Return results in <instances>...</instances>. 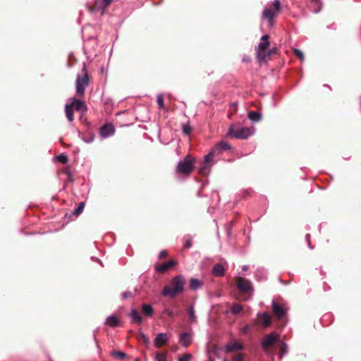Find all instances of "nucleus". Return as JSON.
Returning <instances> with one entry per match:
<instances>
[{"mask_svg":"<svg viewBox=\"0 0 361 361\" xmlns=\"http://www.w3.org/2000/svg\"><path fill=\"white\" fill-rule=\"evenodd\" d=\"M185 285V279L183 275L175 276L169 285L164 287L162 295L173 298L183 292Z\"/></svg>","mask_w":361,"mask_h":361,"instance_id":"obj_1","label":"nucleus"},{"mask_svg":"<svg viewBox=\"0 0 361 361\" xmlns=\"http://www.w3.org/2000/svg\"><path fill=\"white\" fill-rule=\"evenodd\" d=\"M235 281L236 287L242 297V300L245 301L249 300L254 292V287L252 282L241 276H237Z\"/></svg>","mask_w":361,"mask_h":361,"instance_id":"obj_2","label":"nucleus"},{"mask_svg":"<svg viewBox=\"0 0 361 361\" xmlns=\"http://www.w3.org/2000/svg\"><path fill=\"white\" fill-rule=\"evenodd\" d=\"M195 158L190 154L178 162L176 167V173L185 176H189L194 170Z\"/></svg>","mask_w":361,"mask_h":361,"instance_id":"obj_3","label":"nucleus"},{"mask_svg":"<svg viewBox=\"0 0 361 361\" xmlns=\"http://www.w3.org/2000/svg\"><path fill=\"white\" fill-rule=\"evenodd\" d=\"M82 75H78L76 80V92L78 96L83 97L85 92V89L90 82V76L87 73L86 64L83 63L82 68Z\"/></svg>","mask_w":361,"mask_h":361,"instance_id":"obj_4","label":"nucleus"},{"mask_svg":"<svg viewBox=\"0 0 361 361\" xmlns=\"http://www.w3.org/2000/svg\"><path fill=\"white\" fill-rule=\"evenodd\" d=\"M282 10L281 4L279 0H274L271 7L264 8L262 17L269 21L270 26L274 25V18L278 16Z\"/></svg>","mask_w":361,"mask_h":361,"instance_id":"obj_5","label":"nucleus"},{"mask_svg":"<svg viewBox=\"0 0 361 361\" xmlns=\"http://www.w3.org/2000/svg\"><path fill=\"white\" fill-rule=\"evenodd\" d=\"M269 35H265L262 37L261 42L258 45L257 52V59L259 62L266 61L267 60V52L268 48L270 46V43L269 42Z\"/></svg>","mask_w":361,"mask_h":361,"instance_id":"obj_6","label":"nucleus"},{"mask_svg":"<svg viewBox=\"0 0 361 361\" xmlns=\"http://www.w3.org/2000/svg\"><path fill=\"white\" fill-rule=\"evenodd\" d=\"M214 158V152H210L204 156V161L202 162L199 169L201 175L206 176L209 173L210 167L212 165V159Z\"/></svg>","mask_w":361,"mask_h":361,"instance_id":"obj_7","label":"nucleus"},{"mask_svg":"<svg viewBox=\"0 0 361 361\" xmlns=\"http://www.w3.org/2000/svg\"><path fill=\"white\" fill-rule=\"evenodd\" d=\"M228 133L238 139H246L250 135V130L248 128H241L235 130L233 128L229 129Z\"/></svg>","mask_w":361,"mask_h":361,"instance_id":"obj_8","label":"nucleus"},{"mask_svg":"<svg viewBox=\"0 0 361 361\" xmlns=\"http://www.w3.org/2000/svg\"><path fill=\"white\" fill-rule=\"evenodd\" d=\"M271 324V316L267 312L257 314V319L255 320V324L261 326L264 328L269 326Z\"/></svg>","mask_w":361,"mask_h":361,"instance_id":"obj_9","label":"nucleus"},{"mask_svg":"<svg viewBox=\"0 0 361 361\" xmlns=\"http://www.w3.org/2000/svg\"><path fill=\"white\" fill-rule=\"evenodd\" d=\"M278 339L279 335L275 333H271L264 336L262 341V348L267 350L269 347L272 346Z\"/></svg>","mask_w":361,"mask_h":361,"instance_id":"obj_10","label":"nucleus"},{"mask_svg":"<svg viewBox=\"0 0 361 361\" xmlns=\"http://www.w3.org/2000/svg\"><path fill=\"white\" fill-rule=\"evenodd\" d=\"M115 133V128L111 123H106L100 128V135L103 137H107L114 135Z\"/></svg>","mask_w":361,"mask_h":361,"instance_id":"obj_11","label":"nucleus"},{"mask_svg":"<svg viewBox=\"0 0 361 361\" xmlns=\"http://www.w3.org/2000/svg\"><path fill=\"white\" fill-rule=\"evenodd\" d=\"M70 104L73 109L81 113L85 112L87 109L85 103L79 99L73 98Z\"/></svg>","mask_w":361,"mask_h":361,"instance_id":"obj_12","label":"nucleus"},{"mask_svg":"<svg viewBox=\"0 0 361 361\" xmlns=\"http://www.w3.org/2000/svg\"><path fill=\"white\" fill-rule=\"evenodd\" d=\"M231 148V145L228 142L222 140V141L219 142V143H217L212 149V150L210 152H214V155L216 152L220 154L224 151L229 150Z\"/></svg>","mask_w":361,"mask_h":361,"instance_id":"obj_13","label":"nucleus"},{"mask_svg":"<svg viewBox=\"0 0 361 361\" xmlns=\"http://www.w3.org/2000/svg\"><path fill=\"white\" fill-rule=\"evenodd\" d=\"M176 264H177L176 261H175L173 259H171L168 262H164L163 264H161L160 265L156 266L155 269L159 273H164L168 269L173 267Z\"/></svg>","mask_w":361,"mask_h":361,"instance_id":"obj_14","label":"nucleus"},{"mask_svg":"<svg viewBox=\"0 0 361 361\" xmlns=\"http://www.w3.org/2000/svg\"><path fill=\"white\" fill-rule=\"evenodd\" d=\"M169 340V337L165 333H160L157 335L154 338V346L157 348H161L162 345H165Z\"/></svg>","mask_w":361,"mask_h":361,"instance_id":"obj_15","label":"nucleus"},{"mask_svg":"<svg viewBox=\"0 0 361 361\" xmlns=\"http://www.w3.org/2000/svg\"><path fill=\"white\" fill-rule=\"evenodd\" d=\"M179 343L187 348L192 343V334L188 332H184L179 336Z\"/></svg>","mask_w":361,"mask_h":361,"instance_id":"obj_16","label":"nucleus"},{"mask_svg":"<svg viewBox=\"0 0 361 361\" xmlns=\"http://www.w3.org/2000/svg\"><path fill=\"white\" fill-rule=\"evenodd\" d=\"M272 307L273 312L278 319H281L285 315L286 310L281 305L274 301Z\"/></svg>","mask_w":361,"mask_h":361,"instance_id":"obj_17","label":"nucleus"},{"mask_svg":"<svg viewBox=\"0 0 361 361\" xmlns=\"http://www.w3.org/2000/svg\"><path fill=\"white\" fill-rule=\"evenodd\" d=\"M128 316L131 318V322L140 324L142 322V317L136 309L131 310Z\"/></svg>","mask_w":361,"mask_h":361,"instance_id":"obj_18","label":"nucleus"},{"mask_svg":"<svg viewBox=\"0 0 361 361\" xmlns=\"http://www.w3.org/2000/svg\"><path fill=\"white\" fill-rule=\"evenodd\" d=\"M309 7L314 13H318L322 9V2L320 0H310Z\"/></svg>","mask_w":361,"mask_h":361,"instance_id":"obj_19","label":"nucleus"},{"mask_svg":"<svg viewBox=\"0 0 361 361\" xmlns=\"http://www.w3.org/2000/svg\"><path fill=\"white\" fill-rule=\"evenodd\" d=\"M105 324L111 327H116L121 325V322L117 317L111 315L106 318Z\"/></svg>","mask_w":361,"mask_h":361,"instance_id":"obj_20","label":"nucleus"},{"mask_svg":"<svg viewBox=\"0 0 361 361\" xmlns=\"http://www.w3.org/2000/svg\"><path fill=\"white\" fill-rule=\"evenodd\" d=\"M225 270L224 266L221 264H216L214 265L212 269V274L215 276H223L224 275Z\"/></svg>","mask_w":361,"mask_h":361,"instance_id":"obj_21","label":"nucleus"},{"mask_svg":"<svg viewBox=\"0 0 361 361\" xmlns=\"http://www.w3.org/2000/svg\"><path fill=\"white\" fill-rule=\"evenodd\" d=\"M220 348L216 345H212V346L208 348V354H209V361H214L212 357V354L218 356Z\"/></svg>","mask_w":361,"mask_h":361,"instance_id":"obj_22","label":"nucleus"},{"mask_svg":"<svg viewBox=\"0 0 361 361\" xmlns=\"http://www.w3.org/2000/svg\"><path fill=\"white\" fill-rule=\"evenodd\" d=\"M141 310L142 313L147 317H152L154 313L153 307L149 304L142 305Z\"/></svg>","mask_w":361,"mask_h":361,"instance_id":"obj_23","label":"nucleus"},{"mask_svg":"<svg viewBox=\"0 0 361 361\" xmlns=\"http://www.w3.org/2000/svg\"><path fill=\"white\" fill-rule=\"evenodd\" d=\"M243 349V346L240 343L235 342L233 343L229 344L226 345V351L227 353H231L233 351H238Z\"/></svg>","mask_w":361,"mask_h":361,"instance_id":"obj_24","label":"nucleus"},{"mask_svg":"<svg viewBox=\"0 0 361 361\" xmlns=\"http://www.w3.org/2000/svg\"><path fill=\"white\" fill-rule=\"evenodd\" d=\"M65 111H66V116L68 120L70 122H72L74 120L73 107H72L70 104H66Z\"/></svg>","mask_w":361,"mask_h":361,"instance_id":"obj_25","label":"nucleus"},{"mask_svg":"<svg viewBox=\"0 0 361 361\" xmlns=\"http://www.w3.org/2000/svg\"><path fill=\"white\" fill-rule=\"evenodd\" d=\"M203 285L202 281L196 279H191L190 280V288L192 290H197L199 288H200Z\"/></svg>","mask_w":361,"mask_h":361,"instance_id":"obj_26","label":"nucleus"},{"mask_svg":"<svg viewBox=\"0 0 361 361\" xmlns=\"http://www.w3.org/2000/svg\"><path fill=\"white\" fill-rule=\"evenodd\" d=\"M248 118L253 122H258L262 118V114L257 111H250L248 113Z\"/></svg>","mask_w":361,"mask_h":361,"instance_id":"obj_27","label":"nucleus"},{"mask_svg":"<svg viewBox=\"0 0 361 361\" xmlns=\"http://www.w3.org/2000/svg\"><path fill=\"white\" fill-rule=\"evenodd\" d=\"M97 1H99V4H102V15H103L113 0H97Z\"/></svg>","mask_w":361,"mask_h":361,"instance_id":"obj_28","label":"nucleus"},{"mask_svg":"<svg viewBox=\"0 0 361 361\" xmlns=\"http://www.w3.org/2000/svg\"><path fill=\"white\" fill-rule=\"evenodd\" d=\"M88 8L91 13H96L99 11H102V4H99V1L95 0L94 4L89 6Z\"/></svg>","mask_w":361,"mask_h":361,"instance_id":"obj_29","label":"nucleus"},{"mask_svg":"<svg viewBox=\"0 0 361 361\" xmlns=\"http://www.w3.org/2000/svg\"><path fill=\"white\" fill-rule=\"evenodd\" d=\"M111 355L117 360H123L127 357L126 354L122 351L113 350Z\"/></svg>","mask_w":361,"mask_h":361,"instance_id":"obj_30","label":"nucleus"},{"mask_svg":"<svg viewBox=\"0 0 361 361\" xmlns=\"http://www.w3.org/2000/svg\"><path fill=\"white\" fill-rule=\"evenodd\" d=\"M188 314L190 317V322L193 323L196 322V316L195 312V309L193 306H190V307L188 310Z\"/></svg>","mask_w":361,"mask_h":361,"instance_id":"obj_31","label":"nucleus"},{"mask_svg":"<svg viewBox=\"0 0 361 361\" xmlns=\"http://www.w3.org/2000/svg\"><path fill=\"white\" fill-rule=\"evenodd\" d=\"M243 310V305L235 303L231 307V312L233 314L240 313Z\"/></svg>","mask_w":361,"mask_h":361,"instance_id":"obj_32","label":"nucleus"},{"mask_svg":"<svg viewBox=\"0 0 361 361\" xmlns=\"http://www.w3.org/2000/svg\"><path fill=\"white\" fill-rule=\"evenodd\" d=\"M279 348L280 357L282 358L283 355L287 353L288 346L285 343L281 342L279 345Z\"/></svg>","mask_w":361,"mask_h":361,"instance_id":"obj_33","label":"nucleus"},{"mask_svg":"<svg viewBox=\"0 0 361 361\" xmlns=\"http://www.w3.org/2000/svg\"><path fill=\"white\" fill-rule=\"evenodd\" d=\"M192 130V128L190 126L189 123L183 124V133L186 135H190Z\"/></svg>","mask_w":361,"mask_h":361,"instance_id":"obj_34","label":"nucleus"},{"mask_svg":"<svg viewBox=\"0 0 361 361\" xmlns=\"http://www.w3.org/2000/svg\"><path fill=\"white\" fill-rule=\"evenodd\" d=\"M84 207L85 203L80 202L78 207L74 210V214L77 216H79L83 212Z\"/></svg>","mask_w":361,"mask_h":361,"instance_id":"obj_35","label":"nucleus"},{"mask_svg":"<svg viewBox=\"0 0 361 361\" xmlns=\"http://www.w3.org/2000/svg\"><path fill=\"white\" fill-rule=\"evenodd\" d=\"M56 159L60 163H62L64 164H66L68 161V157L64 154H61L57 156Z\"/></svg>","mask_w":361,"mask_h":361,"instance_id":"obj_36","label":"nucleus"},{"mask_svg":"<svg viewBox=\"0 0 361 361\" xmlns=\"http://www.w3.org/2000/svg\"><path fill=\"white\" fill-rule=\"evenodd\" d=\"M156 360L157 361H166V355L165 353H158L156 355Z\"/></svg>","mask_w":361,"mask_h":361,"instance_id":"obj_37","label":"nucleus"},{"mask_svg":"<svg viewBox=\"0 0 361 361\" xmlns=\"http://www.w3.org/2000/svg\"><path fill=\"white\" fill-rule=\"evenodd\" d=\"M157 104L159 109H164V98L161 94H159L157 96Z\"/></svg>","mask_w":361,"mask_h":361,"instance_id":"obj_38","label":"nucleus"},{"mask_svg":"<svg viewBox=\"0 0 361 361\" xmlns=\"http://www.w3.org/2000/svg\"><path fill=\"white\" fill-rule=\"evenodd\" d=\"M294 54L299 58L301 61H303L305 57L302 51L300 49H294Z\"/></svg>","mask_w":361,"mask_h":361,"instance_id":"obj_39","label":"nucleus"},{"mask_svg":"<svg viewBox=\"0 0 361 361\" xmlns=\"http://www.w3.org/2000/svg\"><path fill=\"white\" fill-rule=\"evenodd\" d=\"M192 358V355L189 353L184 354L179 358L178 361H189Z\"/></svg>","mask_w":361,"mask_h":361,"instance_id":"obj_40","label":"nucleus"},{"mask_svg":"<svg viewBox=\"0 0 361 361\" xmlns=\"http://www.w3.org/2000/svg\"><path fill=\"white\" fill-rule=\"evenodd\" d=\"M192 245V239L191 238L187 239L185 241V243L184 245V249L186 250V249L190 248Z\"/></svg>","mask_w":361,"mask_h":361,"instance_id":"obj_41","label":"nucleus"},{"mask_svg":"<svg viewBox=\"0 0 361 361\" xmlns=\"http://www.w3.org/2000/svg\"><path fill=\"white\" fill-rule=\"evenodd\" d=\"M133 294L130 291L128 290V291H125L123 294H122V297L123 299H128L130 297H132Z\"/></svg>","mask_w":361,"mask_h":361,"instance_id":"obj_42","label":"nucleus"},{"mask_svg":"<svg viewBox=\"0 0 361 361\" xmlns=\"http://www.w3.org/2000/svg\"><path fill=\"white\" fill-rule=\"evenodd\" d=\"M277 51V49L276 47H273L272 49H269L267 50V59L273 54L276 53Z\"/></svg>","mask_w":361,"mask_h":361,"instance_id":"obj_43","label":"nucleus"},{"mask_svg":"<svg viewBox=\"0 0 361 361\" xmlns=\"http://www.w3.org/2000/svg\"><path fill=\"white\" fill-rule=\"evenodd\" d=\"M163 313L167 314L169 317H173L174 316V313L169 309H165Z\"/></svg>","mask_w":361,"mask_h":361,"instance_id":"obj_44","label":"nucleus"},{"mask_svg":"<svg viewBox=\"0 0 361 361\" xmlns=\"http://www.w3.org/2000/svg\"><path fill=\"white\" fill-rule=\"evenodd\" d=\"M233 361H243V355L238 354L233 357Z\"/></svg>","mask_w":361,"mask_h":361,"instance_id":"obj_45","label":"nucleus"},{"mask_svg":"<svg viewBox=\"0 0 361 361\" xmlns=\"http://www.w3.org/2000/svg\"><path fill=\"white\" fill-rule=\"evenodd\" d=\"M168 256V252L166 250H161L159 253V258H165Z\"/></svg>","mask_w":361,"mask_h":361,"instance_id":"obj_46","label":"nucleus"},{"mask_svg":"<svg viewBox=\"0 0 361 361\" xmlns=\"http://www.w3.org/2000/svg\"><path fill=\"white\" fill-rule=\"evenodd\" d=\"M141 339H142V342H143L145 344H146V345H147V344H148V343H149V340H148L147 337L145 334H142L141 335Z\"/></svg>","mask_w":361,"mask_h":361,"instance_id":"obj_47","label":"nucleus"},{"mask_svg":"<svg viewBox=\"0 0 361 361\" xmlns=\"http://www.w3.org/2000/svg\"><path fill=\"white\" fill-rule=\"evenodd\" d=\"M249 329H250V326L248 325H246L245 326L243 329H242V333L243 334H247L249 331Z\"/></svg>","mask_w":361,"mask_h":361,"instance_id":"obj_48","label":"nucleus"},{"mask_svg":"<svg viewBox=\"0 0 361 361\" xmlns=\"http://www.w3.org/2000/svg\"><path fill=\"white\" fill-rule=\"evenodd\" d=\"M306 239H307V240L308 246H309L310 248H312L311 245H310V235H309V234H307V235H306Z\"/></svg>","mask_w":361,"mask_h":361,"instance_id":"obj_49","label":"nucleus"},{"mask_svg":"<svg viewBox=\"0 0 361 361\" xmlns=\"http://www.w3.org/2000/svg\"><path fill=\"white\" fill-rule=\"evenodd\" d=\"M227 232H228V234L230 235L231 234V229L230 228L228 229Z\"/></svg>","mask_w":361,"mask_h":361,"instance_id":"obj_50","label":"nucleus"},{"mask_svg":"<svg viewBox=\"0 0 361 361\" xmlns=\"http://www.w3.org/2000/svg\"><path fill=\"white\" fill-rule=\"evenodd\" d=\"M233 224V221H231L230 222V225H231V226H232Z\"/></svg>","mask_w":361,"mask_h":361,"instance_id":"obj_51","label":"nucleus"},{"mask_svg":"<svg viewBox=\"0 0 361 361\" xmlns=\"http://www.w3.org/2000/svg\"><path fill=\"white\" fill-rule=\"evenodd\" d=\"M135 361H139V360H138V359H136Z\"/></svg>","mask_w":361,"mask_h":361,"instance_id":"obj_52","label":"nucleus"},{"mask_svg":"<svg viewBox=\"0 0 361 361\" xmlns=\"http://www.w3.org/2000/svg\"><path fill=\"white\" fill-rule=\"evenodd\" d=\"M224 361H226V360H224Z\"/></svg>","mask_w":361,"mask_h":361,"instance_id":"obj_53","label":"nucleus"}]
</instances>
